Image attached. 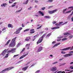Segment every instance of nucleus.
<instances>
[{"label":"nucleus","instance_id":"nucleus-45","mask_svg":"<svg viewBox=\"0 0 73 73\" xmlns=\"http://www.w3.org/2000/svg\"><path fill=\"white\" fill-rule=\"evenodd\" d=\"M45 8V7H43L41 8V9L42 10H44Z\"/></svg>","mask_w":73,"mask_h":73},{"label":"nucleus","instance_id":"nucleus-43","mask_svg":"<svg viewBox=\"0 0 73 73\" xmlns=\"http://www.w3.org/2000/svg\"><path fill=\"white\" fill-rule=\"evenodd\" d=\"M57 22L56 21H53L52 22V23L53 24H56V23Z\"/></svg>","mask_w":73,"mask_h":73},{"label":"nucleus","instance_id":"nucleus-18","mask_svg":"<svg viewBox=\"0 0 73 73\" xmlns=\"http://www.w3.org/2000/svg\"><path fill=\"white\" fill-rule=\"evenodd\" d=\"M10 41L11 40H9L7 42L6 44H5V45H8V44L9 43V42H10Z\"/></svg>","mask_w":73,"mask_h":73},{"label":"nucleus","instance_id":"nucleus-58","mask_svg":"<svg viewBox=\"0 0 73 73\" xmlns=\"http://www.w3.org/2000/svg\"><path fill=\"white\" fill-rule=\"evenodd\" d=\"M72 21L73 22V16L71 18Z\"/></svg>","mask_w":73,"mask_h":73},{"label":"nucleus","instance_id":"nucleus-57","mask_svg":"<svg viewBox=\"0 0 73 73\" xmlns=\"http://www.w3.org/2000/svg\"><path fill=\"white\" fill-rule=\"evenodd\" d=\"M73 13L72 12V13L70 14V15H69L68 16V17H69V16H72V15H73Z\"/></svg>","mask_w":73,"mask_h":73},{"label":"nucleus","instance_id":"nucleus-48","mask_svg":"<svg viewBox=\"0 0 73 73\" xmlns=\"http://www.w3.org/2000/svg\"><path fill=\"white\" fill-rule=\"evenodd\" d=\"M61 39H57V41H61Z\"/></svg>","mask_w":73,"mask_h":73},{"label":"nucleus","instance_id":"nucleus-32","mask_svg":"<svg viewBox=\"0 0 73 73\" xmlns=\"http://www.w3.org/2000/svg\"><path fill=\"white\" fill-rule=\"evenodd\" d=\"M41 27H42V26H41L40 27H37L36 28V29H41Z\"/></svg>","mask_w":73,"mask_h":73},{"label":"nucleus","instance_id":"nucleus-40","mask_svg":"<svg viewBox=\"0 0 73 73\" xmlns=\"http://www.w3.org/2000/svg\"><path fill=\"white\" fill-rule=\"evenodd\" d=\"M57 63H58V62H54V63H52V64H57Z\"/></svg>","mask_w":73,"mask_h":73},{"label":"nucleus","instance_id":"nucleus-19","mask_svg":"<svg viewBox=\"0 0 73 73\" xmlns=\"http://www.w3.org/2000/svg\"><path fill=\"white\" fill-rule=\"evenodd\" d=\"M36 36H34L32 38V40L33 41H35V40L36 39Z\"/></svg>","mask_w":73,"mask_h":73},{"label":"nucleus","instance_id":"nucleus-17","mask_svg":"<svg viewBox=\"0 0 73 73\" xmlns=\"http://www.w3.org/2000/svg\"><path fill=\"white\" fill-rule=\"evenodd\" d=\"M34 30H35L34 29H31L30 30V33H33L34 32H35V31H34Z\"/></svg>","mask_w":73,"mask_h":73},{"label":"nucleus","instance_id":"nucleus-8","mask_svg":"<svg viewBox=\"0 0 73 73\" xmlns=\"http://www.w3.org/2000/svg\"><path fill=\"white\" fill-rule=\"evenodd\" d=\"M28 53H27V54H25L24 55H22V56H21L20 57L19 59H22V58H23L24 57H25V56H27V55H28Z\"/></svg>","mask_w":73,"mask_h":73},{"label":"nucleus","instance_id":"nucleus-21","mask_svg":"<svg viewBox=\"0 0 73 73\" xmlns=\"http://www.w3.org/2000/svg\"><path fill=\"white\" fill-rule=\"evenodd\" d=\"M69 33H65L64 35V36H66V35H69Z\"/></svg>","mask_w":73,"mask_h":73},{"label":"nucleus","instance_id":"nucleus-22","mask_svg":"<svg viewBox=\"0 0 73 73\" xmlns=\"http://www.w3.org/2000/svg\"><path fill=\"white\" fill-rule=\"evenodd\" d=\"M45 36H46V33H45L42 36L40 37L41 38L43 39L44 37H45Z\"/></svg>","mask_w":73,"mask_h":73},{"label":"nucleus","instance_id":"nucleus-29","mask_svg":"<svg viewBox=\"0 0 73 73\" xmlns=\"http://www.w3.org/2000/svg\"><path fill=\"white\" fill-rule=\"evenodd\" d=\"M66 9H65L63 10V13L65 14V11H66Z\"/></svg>","mask_w":73,"mask_h":73},{"label":"nucleus","instance_id":"nucleus-5","mask_svg":"<svg viewBox=\"0 0 73 73\" xmlns=\"http://www.w3.org/2000/svg\"><path fill=\"white\" fill-rule=\"evenodd\" d=\"M43 40V39H42V38L40 37L39 39L38 40V41L37 42V44H39V43H41V42H42Z\"/></svg>","mask_w":73,"mask_h":73},{"label":"nucleus","instance_id":"nucleus-25","mask_svg":"<svg viewBox=\"0 0 73 73\" xmlns=\"http://www.w3.org/2000/svg\"><path fill=\"white\" fill-rule=\"evenodd\" d=\"M23 29V28L22 27H19L18 29H17V30L19 31H20L21 30H22V29Z\"/></svg>","mask_w":73,"mask_h":73},{"label":"nucleus","instance_id":"nucleus-12","mask_svg":"<svg viewBox=\"0 0 73 73\" xmlns=\"http://www.w3.org/2000/svg\"><path fill=\"white\" fill-rule=\"evenodd\" d=\"M7 5V3H3V4H1V7H5V6H6V5Z\"/></svg>","mask_w":73,"mask_h":73},{"label":"nucleus","instance_id":"nucleus-16","mask_svg":"<svg viewBox=\"0 0 73 73\" xmlns=\"http://www.w3.org/2000/svg\"><path fill=\"white\" fill-rule=\"evenodd\" d=\"M20 32V31H19L17 30V31L15 32L14 33L15 34H19V33Z\"/></svg>","mask_w":73,"mask_h":73},{"label":"nucleus","instance_id":"nucleus-49","mask_svg":"<svg viewBox=\"0 0 73 73\" xmlns=\"http://www.w3.org/2000/svg\"><path fill=\"white\" fill-rule=\"evenodd\" d=\"M20 43H19L18 44L17 46V47H19V46H20Z\"/></svg>","mask_w":73,"mask_h":73},{"label":"nucleus","instance_id":"nucleus-33","mask_svg":"<svg viewBox=\"0 0 73 73\" xmlns=\"http://www.w3.org/2000/svg\"><path fill=\"white\" fill-rule=\"evenodd\" d=\"M70 12H71V11H70L66 12V13H65V14L69 13H70Z\"/></svg>","mask_w":73,"mask_h":73},{"label":"nucleus","instance_id":"nucleus-52","mask_svg":"<svg viewBox=\"0 0 73 73\" xmlns=\"http://www.w3.org/2000/svg\"><path fill=\"white\" fill-rule=\"evenodd\" d=\"M29 45H30V44H27L26 45V46H28H28H29Z\"/></svg>","mask_w":73,"mask_h":73},{"label":"nucleus","instance_id":"nucleus-9","mask_svg":"<svg viewBox=\"0 0 73 73\" xmlns=\"http://www.w3.org/2000/svg\"><path fill=\"white\" fill-rule=\"evenodd\" d=\"M30 39H31V37H27L25 40V41H29Z\"/></svg>","mask_w":73,"mask_h":73},{"label":"nucleus","instance_id":"nucleus-35","mask_svg":"<svg viewBox=\"0 0 73 73\" xmlns=\"http://www.w3.org/2000/svg\"><path fill=\"white\" fill-rule=\"evenodd\" d=\"M53 1V0H48V1L47 2H49L51 3V2H52Z\"/></svg>","mask_w":73,"mask_h":73},{"label":"nucleus","instance_id":"nucleus-11","mask_svg":"<svg viewBox=\"0 0 73 73\" xmlns=\"http://www.w3.org/2000/svg\"><path fill=\"white\" fill-rule=\"evenodd\" d=\"M42 50V47L40 46L38 48V52H40V51Z\"/></svg>","mask_w":73,"mask_h":73},{"label":"nucleus","instance_id":"nucleus-63","mask_svg":"<svg viewBox=\"0 0 73 73\" xmlns=\"http://www.w3.org/2000/svg\"><path fill=\"white\" fill-rule=\"evenodd\" d=\"M57 73H61V71L58 72Z\"/></svg>","mask_w":73,"mask_h":73},{"label":"nucleus","instance_id":"nucleus-42","mask_svg":"<svg viewBox=\"0 0 73 73\" xmlns=\"http://www.w3.org/2000/svg\"><path fill=\"white\" fill-rule=\"evenodd\" d=\"M65 71H66V72H68L69 71H70V70H68L67 69H66L65 70Z\"/></svg>","mask_w":73,"mask_h":73},{"label":"nucleus","instance_id":"nucleus-60","mask_svg":"<svg viewBox=\"0 0 73 73\" xmlns=\"http://www.w3.org/2000/svg\"><path fill=\"white\" fill-rule=\"evenodd\" d=\"M15 5H14V4H13L12 5V6H11V7H15Z\"/></svg>","mask_w":73,"mask_h":73},{"label":"nucleus","instance_id":"nucleus-37","mask_svg":"<svg viewBox=\"0 0 73 73\" xmlns=\"http://www.w3.org/2000/svg\"><path fill=\"white\" fill-rule=\"evenodd\" d=\"M61 53L62 54H65L66 53L64 51H61Z\"/></svg>","mask_w":73,"mask_h":73},{"label":"nucleus","instance_id":"nucleus-36","mask_svg":"<svg viewBox=\"0 0 73 73\" xmlns=\"http://www.w3.org/2000/svg\"><path fill=\"white\" fill-rule=\"evenodd\" d=\"M19 56V54L14 55L13 57V58H15V57H17V56Z\"/></svg>","mask_w":73,"mask_h":73},{"label":"nucleus","instance_id":"nucleus-4","mask_svg":"<svg viewBox=\"0 0 73 73\" xmlns=\"http://www.w3.org/2000/svg\"><path fill=\"white\" fill-rule=\"evenodd\" d=\"M72 55H73V54L69 53L66 54L63 56V57H65V58H66V57H68L69 56H72Z\"/></svg>","mask_w":73,"mask_h":73},{"label":"nucleus","instance_id":"nucleus-27","mask_svg":"<svg viewBox=\"0 0 73 73\" xmlns=\"http://www.w3.org/2000/svg\"><path fill=\"white\" fill-rule=\"evenodd\" d=\"M29 31V29H28L24 30V32H27L28 31Z\"/></svg>","mask_w":73,"mask_h":73},{"label":"nucleus","instance_id":"nucleus-53","mask_svg":"<svg viewBox=\"0 0 73 73\" xmlns=\"http://www.w3.org/2000/svg\"><path fill=\"white\" fill-rule=\"evenodd\" d=\"M44 32V31H41V32H40V34H42V33H43Z\"/></svg>","mask_w":73,"mask_h":73},{"label":"nucleus","instance_id":"nucleus-38","mask_svg":"<svg viewBox=\"0 0 73 73\" xmlns=\"http://www.w3.org/2000/svg\"><path fill=\"white\" fill-rule=\"evenodd\" d=\"M55 25H56V26H60V24H59L58 23H56L55 24Z\"/></svg>","mask_w":73,"mask_h":73},{"label":"nucleus","instance_id":"nucleus-44","mask_svg":"<svg viewBox=\"0 0 73 73\" xmlns=\"http://www.w3.org/2000/svg\"><path fill=\"white\" fill-rule=\"evenodd\" d=\"M25 50V48H23L22 50V51L21 52V53H22Z\"/></svg>","mask_w":73,"mask_h":73},{"label":"nucleus","instance_id":"nucleus-24","mask_svg":"<svg viewBox=\"0 0 73 73\" xmlns=\"http://www.w3.org/2000/svg\"><path fill=\"white\" fill-rule=\"evenodd\" d=\"M44 17L47 19H50V17L49 16H44Z\"/></svg>","mask_w":73,"mask_h":73},{"label":"nucleus","instance_id":"nucleus-46","mask_svg":"<svg viewBox=\"0 0 73 73\" xmlns=\"http://www.w3.org/2000/svg\"><path fill=\"white\" fill-rule=\"evenodd\" d=\"M53 7V6H50L48 7V9H50V8H52V7Z\"/></svg>","mask_w":73,"mask_h":73},{"label":"nucleus","instance_id":"nucleus-64","mask_svg":"<svg viewBox=\"0 0 73 73\" xmlns=\"http://www.w3.org/2000/svg\"><path fill=\"white\" fill-rule=\"evenodd\" d=\"M69 72L70 73H72V72H73V70H71Z\"/></svg>","mask_w":73,"mask_h":73},{"label":"nucleus","instance_id":"nucleus-34","mask_svg":"<svg viewBox=\"0 0 73 73\" xmlns=\"http://www.w3.org/2000/svg\"><path fill=\"white\" fill-rule=\"evenodd\" d=\"M67 40V38H63L62 39V41H64L65 40Z\"/></svg>","mask_w":73,"mask_h":73},{"label":"nucleus","instance_id":"nucleus-62","mask_svg":"<svg viewBox=\"0 0 73 73\" xmlns=\"http://www.w3.org/2000/svg\"><path fill=\"white\" fill-rule=\"evenodd\" d=\"M45 30H46V31H47L48 30V28H47L45 29Z\"/></svg>","mask_w":73,"mask_h":73},{"label":"nucleus","instance_id":"nucleus-59","mask_svg":"<svg viewBox=\"0 0 73 73\" xmlns=\"http://www.w3.org/2000/svg\"><path fill=\"white\" fill-rule=\"evenodd\" d=\"M69 53H73V51H70L69 52Z\"/></svg>","mask_w":73,"mask_h":73},{"label":"nucleus","instance_id":"nucleus-3","mask_svg":"<svg viewBox=\"0 0 73 73\" xmlns=\"http://www.w3.org/2000/svg\"><path fill=\"white\" fill-rule=\"evenodd\" d=\"M14 67H10L9 68H7L3 70L2 72V73H4L7 70H11L12 69H13Z\"/></svg>","mask_w":73,"mask_h":73},{"label":"nucleus","instance_id":"nucleus-20","mask_svg":"<svg viewBox=\"0 0 73 73\" xmlns=\"http://www.w3.org/2000/svg\"><path fill=\"white\" fill-rule=\"evenodd\" d=\"M52 35V33H49V34H48L46 36V38H48L49 37V36H50V35Z\"/></svg>","mask_w":73,"mask_h":73},{"label":"nucleus","instance_id":"nucleus-1","mask_svg":"<svg viewBox=\"0 0 73 73\" xmlns=\"http://www.w3.org/2000/svg\"><path fill=\"white\" fill-rule=\"evenodd\" d=\"M16 49V48H12L11 50H7V49L5 50L1 54H0L1 57H4L6 55V53H14L15 52V50Z\"/></svg>","mask_w":73,"mask_h":73},{"label":"nucleus","instance_id":"nucleus-26","mask_svg":"<svg viewBox=\"0 0 73 73\" xmlns=\"http://www.w3.org/2000/svg\"><path fill=\"white\" fill-rule=\"evenodd\" d=\"M28 1H29V0H27L25 2L24 4H28Z\"/></svg>","mask_w":73,"mask_h":73},{"label":"nucleus","instance_id":"nucleus-55","mask_svg":"<svg viewBox=\"0 0 73 73\" xmlns=\"http://www.w3.org/2000/svg\"><path fill=\"white\" fill-rule=\"evenodd\" d=\"M40 72V70H38L37 71H36V72H35L36 73H38V72Z\"/></svg>","mask_w":73,"mask_h":73},{"label":"nucleus","instance_id":"nucleus-28","mask_svg":"<svg viewBox=\"0 0 73 73\" xmlns=\"http://www.w3.org/2000/svg\"><path fill=\"white\" fill-rule=\"evenodd\" d=\"M8 54H7L6 56H5L4 57V58H7V57H8Z\"/></svg>","mask_w":73,"mask_h":73},{"label":"nucleus","instance_id":"nucleus-61","mask_svg":"<svg viewBox=\"0 0 73 73\" xmlns=\"http://www.w3.org/2000/svg\"><path fill=\"white\" fill-rule=\"evenodd\" d=\"M62 23H63V22H59V25H60V24H62Z\"/></svg>","mask_w":73,"mask_h":73},{"label":"nucleus","instance_id":"nucleus-31","mask_svg":"<svg viewBox=\"0 0 73 73\" xmlns=\"http://www.w3.org/2000/svg\"><path fill=\"white\" fill-rule=\"evenodd\" d=\"M22 9H21L20 10H18L16 11V12H21V10H22Z\"/></svg>","mask_w":73,"mask_h":73},{"label":"nucleus","instance_id":"nucleus-23","mask_svg":"<svg viewBox=\"0 0 73 73\" xmlns=\"http://www.w3.org/2000/svg\"><path fill=\"white\" fill-rule=\"evenodd\" d=\"M39 13H40V15H41L42 16H44V14L42 13V12H41V11H39Z\"/></svg>","mask_w":73,"mask_h":73},{"label":"nucleus","instance_id":"nucleus-6","mask_svg":"<svg viewBox=\"0 0 73 73\" xmlns=\"http://www.w3.org/2000/svg\"><path fill=\"white\" fill-rule=\"evenodd\" d=\"M56 11H57V10H55L52 11H48V13L50 14H53V13H55V12H56Z\"/></svg>","mask_w":73,"mask_h":73},{"label":"nucleus","instance_id":"nucleus-56","mask_svg":"<svg viewBox=\"0 0 73 73\" xmlns=\"http://www.w3.org/2000/svg\"><path fill=\"white\" fill-rule=\"evenodd\" d=\"M56 43V41H54L52 42V44H55Z\"/></svg>","mask_w":73,"mask_h":73},{"label":"nucleus","instance_id":"nucleus-39","mask_svg":"<svg viewBox=\"0 0 73 73\" xmlns=\"http://www.w3.org/2000/svg\"><path fill=\"white\" fill-rule=\"evenodd\" d=\"M71 69L72 70V69H73V67L72 66H70V69Z\"/></svg>","mask_w":73,"mask_h":73},{"label":"nucleus","instance_id":"nucleus-50","mask_svg":"<svg viewBox=\"0 0 73 73\" xmlns=\"http://www.w3.org/2000/svg\"><path fill=\"white\" fill-rule=\"evenodd\" d=\"M31 9H32V7H30L29 8H28V9L29 10H31Z\"/></svg>","mask_w":73,"mask_h":73},{"label":"nucleus","instance_id":"nucleus-7","mask_svg":"<svg viewBox=\"0 0 73 73\" xmlns=\"http://www.w3.org/2000/svg\"><path fill=\"white\" fill-rule=\"evenodd\" d=\"M57 70V68L56 67H53L51 69V70L52 72H55Z\"/></svg>","mask_w":73,"mask_h":73},{"label":"nucleus","instance_id":"nucleus-2","mask_svg":"<svg viewBox=\"0 0 73 73\" xmlns=\"http://www.w3.org/2000/svg\"><path fill=\"white\" fill-rule=\"evenodd\" d=\"M16 38H17V37H16L12 39L11 43L9 45V47H14V46L16 45L15 41H16Z\"/></svg>","mask_w":73,"mask_h":73},{"label":"nucleus","instance_id":"nucleus-30","mask_svg":"<svg viewBox=\"0 0 73 73\" xmlns=\"http://www.w3.org/2000/svg\"><path fill=\"white\" fill-rule=\"evenodd\" d=\"M73 37V35H70L69 37V38H72Z\"/></svg>","mask_w":73,"mask_h":73},{"label":"nucleus","instance_id":"nucleus-51","mask_svg":"<svg viewBox=\"0 0 73 73\" xmlns=\"http://www.w3.org/2000/svg\"><path fill=\"white\" fill-rule=\"evenodd\" d=\"M35 2L36 3H38V1L37 0H35Z\"/></svg>","mask_w":73,"mask_h":73},{"label":"nucleus","instance_id":"nucleus-13","mask_svg":"<svg viewBox=\"0 0 73 73\" xmlns=\"http://www.w3.org/2000/svg\"><path fill=\"white\" fill-rule=\"evenodd\" d=\"M60 28V27H52L51 28V29L53 30L54 29H59Z\"/></svg>","mask_w":73,"mask_h":73},{"label":"nucleus","instance_id":"nucleus-47","mask_svg":"<svg viewBox=\"0 0 73 73\" xmlns=\"http://www.w3.org/2000/svg\"><path fill=\"white\" fill-rule=\"evenodd\" d=\"M6 28L5 27H4L3 28V29L2 30V31H4L5 30H6Z\"/></svg>","mask_w":73,"mask_h":73},{"label":"nucleus","instance_id":"nucleus-15","mask_svg":"<svg viewBox=\"0 0 73 73\" xmlns=\"http://www.w3.org/2000/svg\"><path fill=\"white\" fill-rule=\"evenodd\" d=\"M28 67V66H27V67L23 68H22V70H23V71H25V70H26L27 69Z\"/></svg>","mask_w":73,"mask_h":73},{"label":"nucleus","instance_id":"nucleus-54","mask_svg":"<svg viewBox=\"0 0 73 73\" xmlns=\"http://www.w3.org/2000/svg\"><path fill=\"white\" fill-rule=\"evenodd\" d=\"M68 23V22H66L65 23H64L63 24H62V25H64V24H67Z\"/></svg>","mask_w":73,"mask_h":73},{"label":"nucleus","instance_id":"nucleus-10","mask_svg":"<svg viewBox=\"0 0 73 73\" xmlns=\"http://www.w3.org/2000/svg\"><path fill=\"white\" fill-rule=\"evenodd\" d=\"M60 44H61V43L60 42L56 43L54 45V46H53L52 47V48H54L55 46H58V45H60Z\"/></svg>","mask_w":73,"mask_h":73},{"label":"nucleus","instance_id":"nucleus-41","mask_svg":"<svg viewBox=\"0 0 73 73\" xmlns=\"http://www.w3.org/2000/svg\"><path fill=\"white\" fill-rule=\"evenodd\" d=\"M63 38V36H60L58 37V38Z\"/></svg>","mask_w":73,"mask_h":73},{"label":"nucleus","instance_id":"nucleus-14","mask_svg":"<svg viewBox=\"0 0 73 73\" xmlns=\"http://www.w3.org/2000/svg\"><path fill=\"white\" fill-rule=\"evenodd\" d=\"M8 26L9 28H13V26L11 24H8Z\"/></svg>","mask_w":73,"mask_h":73}]
</instances>
